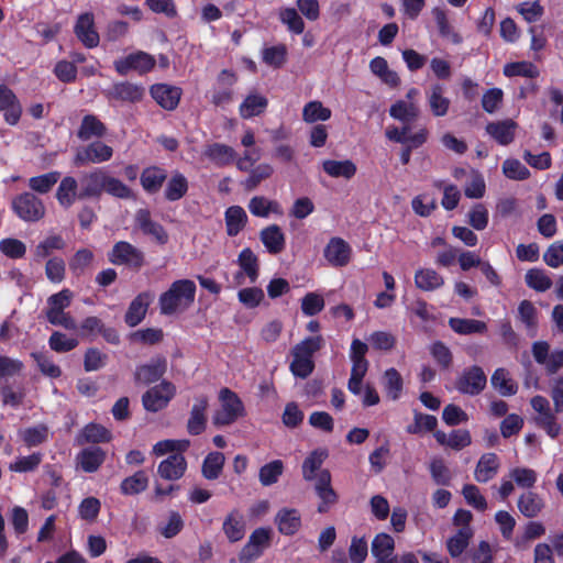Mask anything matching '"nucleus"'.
Segmentation results:
<instances>
[{
    "mask_svg": "<svg viewBox=\"0 0 563 563\" xmlns=\"http://www.w3.org/2000/svg\"><path fill=\"white\" fill-rule=\"evenodd\" d=\"M79 184L80 200H98L103 192L121 200L135 199V194L132 188L121 179L110 175L103 168H93L84 173L79 179Z\"/></svg>",
    "mask_w": 563,
    "mask_h": 563,
    "instance_id": "obj_1",
    "label": "nucleus"
},
{
    "mask_svg": "<svg viewBox=\"0 0 563 563\" xmlns=\"http://www.w3.org/2000/svg\"><path fill=\"white\" fill-rule=\"evenodd\" d=\"M196 290V284L191 279L175 280L169 288L159 296L158 305L161 313L170 316L178 310L189 308L195 301Z\"/></svg>",
    "mask_w": 563,
    "mask_h": 563,
    "instance_id": "obj_2",
    "label": "nucleus"
},
{
    "mask_svg": "<svg viewBox=\"0 0 563 563\" xmlns=\"http://www.w3.org/2000/svg\"><path fill=\"white\" fill-rule=\"evenodd\" d=\"M221 407L212 417L216 427H224L234 423L245 415V408L241 398L231 389L224 387L219 393Z\"/></svg>",
    "mask_w": 563,
    "mask_h": 563,
    "instance_id": "obj_3",
    "label": "nucleus"
},
{
    "mask_svg": "<svg viewBox=\"0 0 563 563\" xmlns=\"http://www.w3.org/2000/svg\"><path fill=\"white\" fill-rule=\"evenodd\" d=\"M108 261L117 266H125L139 272L145 265V254L128 241H118L107 254Z\"/></svg>",
    "mask_w": 563,
    "mask_h": 563,
    "instance_id": "obj_4",
    "label": "nucleus"
},
{
    "mask_svg": "<svg viewBox=\"0 0 563 563\" xmlns=\"http://www.w3.org/2000/svg\"><path fill=\"white\" fill-rule=\"evenodd\" d=\"M13 213L24 222H38L45 217L46 208L34 192L24 191L11 201Z\"/></svg>",
    "mask_w": 563,
    "mask_h": 563,
    "instance_id": "obj_5",
    "label": "nucleus"
},
{
    "mask_svg": "<svg viewBox=\"0 0 563 563\" xmlns=\"http://www.w3.org/2000/svg\"><path fill=\"white\" fill-rule=\"evenodd\" d=\"M486 385L487 376L478 365L464 368L454 383L455 389L460 394L467 396L479 395L486 388Z\"/></svg>",
    "mask_w": 563,
    "mask_h": 563,
    "instance_id": "obj_6",
    "label": "nucleus"
},
{
    "mask_svg": "<svg viewBox=\"0 0 563 563\" xmlns=\"http://www.w3.org/2000/svg\"><path fill=\"white\" fill-rule=\"evenodd\" d=\"M175 395V385L172 382L162 380L143 394L142 404L146 411L158 412L168 406Z\"/></svg>",
    "mask_w": 563,
    "mask_h": 563,
    "instance_id": "obj_7",
    "label": "nucleus"
},
{
    "mask_svg": "<svg viewBox=\"0 0 563 563\" xmlns=\"http://www.w3.org/2000/svg\"><path fill=\"white\" fill-rule=\"evenodd\" d=\"M155 64L156 60L153 55L143 51H137L123 58L114 60L113 66L119 75L125 76L132 70L136 71L139 75H145L153 70Z\"/></svg>",
    "mask_w": 563,
    "mask_h": 563,
    "instance_id": "obj_8",
    "label": "nucleus"
},
{
    "mask_svg": "<svg viewBox=\"0 0 563 563\" xmlns=\"http://www.w3.org/2000/svg\"><path fill=\"white\" fill-rule=\"evenodd\" d=\"M167 371V360L163 355L153 356L148 363L135 367L133 378L136 385H151L158 382Z\"/></svg>",
    "mask_w": 563,
    "mask_h": 563,
    "instance_id": "obj_9",
    "label": "nucleus"
},
{
    "mask_svg": "<svg viewBox=\"0 0 563 563\" xmlns=\"http://www.w3.org/2000/svg\"><path fill=\"white\" fill-rule=\"evenodd\" d=\"M113 156V148L103 142L95 141L77 151L74 164L85 166L88 164H100L108 162Z\"/></svg>",
    "mask_w": 563,
    "mask_h": 563,
    "instance_id": "obj_10",
    "label": "nucleus"
},
{
    "mask_svg": "<svg viewBox=\"0 0 563 563\" xmlns=\"http://www.w3.org/2000/svg\"><path fill=\"white\" fill-rule=\"evenodd\" d=\"M74 33L87 48H95L100 43V36L96 29L95 15L91 12H85L78 15L74 25Z\"/></svg>",
    "mask_w": 563,
    "mask_h": 563,
    "instance_id": "obj_11",
    "label": "nucleus"
},
{
    "mask_svg": "<svg viewBox=\"0 0 563 563\" xmlns=\"http://www.w3.org/2000/svg\"><path fill=\"white\" fill-rule=\"evenodd\" d=\"M135 224L144 235L151 236L159 245H165L169 240L165 228L152 219L151 211L146 208L136 211Z\"/></svg>",
    "mask_w": 563,
    "mask_h": 563,
    "instance_id": "obj_12",
    "label": "nucleus"
},
{
    "mask_svg": "<svg viewBox=\"0 0 563 563\" xmlns=\"http://www.w3.org/2000/svg\"><path fill=\"white\" fill-rule=\"evenodd\" d=\"M150 95L161 108L173 111L180 102L183 89L178 86L159 82L150 87Z\"/></svg>",
    "mask_w": 563,
    "mask_h": 563,
    "instance_id": "obj_13",
    "label": "nucleus"
},
{
    "mask_svg": "<svg viewBox=\"0 0 563 563\" xmlns=\"http://www.w3.org/2000/svg\"><path fill=\"white\" fill-rule=\"evenodd\" d=\"M167 179L168 170L161 165L146 166L140 173V185L148 196L157 195Z\"/></svg>",
    "mask_w": 563,
    "mask_h": 563,
    "instance_id": "obj_14",
    "label": "nucleus"
},
{
    "mask_svg": "<svg viewBox=\"0 0 563 563\" xmlns=\"http://www.w3.org/2000/svg\"><path fill=\"white\" fill-rule=\"evenodd\" d=\"M0 111L9 125H16L21 119L23 109L14 91L7 85H0Z\"/></svg>",
    "mask_w": 563,
    "mask_h": 563,
    "instance_id": "obj_15",
    "label": "nucleus"
},
{
    "mask_svg": "<svg viewBox=\"0 0 563 563\" xmlns=\"http://www.w3.org/2000/svg\"><path fill=\"white\" fill-rule=\"evenodd\" d=\"M209 407V399L205 395L195 398V402L190 409L189 418L187 421V432L190 435H200L207 429V409Z\"/></svg>",
    "mask_w": 563,
    "mask_h": 563,
    "instance_id": "obj_16",
    "label": "nucleus"
},
{
    "mask_svg": "<svg viewBox=\"0 0 563 563\" xmlns=\"http://www.w3.org/2000/svg\"><path fill=\"white\" fill-rule=\"evenodd\" d=\"M352 249L342 238H331L323 250V256L333 267H344L351 261Z\"/></svg>",
    "mask_w": 563,
    "mask_h": 563,
    "instance_id": "obj_17",
    "label": "nucleus"
},
{
    "mask_svg": "<svg viewBox=\"0 0 563 563\" xmlns=\"http://www.w3.org/2000/svg\"><path fill=\"white\" fill-rule=\"evenodd\" d=\"M222 532L230 543H236L246 534V521L243 512L233 508L228 512L222 522Z\"/></svg>",
    "mask_w": 563,
    "mask_h": 563,
    "instance_id": "obj_18",
    "label": "nucleus"
},
{
    "mask_svg": "<svg viewBox=\"0 0 563 563\" xmlns=\"http://www.w3.org/2000/svg\"><path fill=\"white\" fill-rule=\"evenodd\" d=\"M153 298L154 296L151 291L137 294L128 307L124 314V322L131 328L139 325L145 319Z\"/></svg>",
    "mask_w": 563,
    "mask_h": 563,
    "instance_id": "obj_19",
    "label": "nucleus"
},
{
    "mask_svg": "<svg viewBox=\"0 0 563 563\" xmlns=\"http://www.w3.org/2000/svg\"><path fill=\"white\" fill-rule=\"evenodd\" d=\"M145 96V88L130 81L114 82L108 91V98L117 101L137 103Z\"/></svg>",
    "mask_w": 563,
    "mask_h": 563,
    "instance_id": "obj_20",
    "label": "nucleus"
},
{
    "mask_svg": "<svg viewBox=\"0 0 563 563\" xmlns=\"http://www.w3.org/2000/svg\"><path fill=\"white\" fill-rule=\"evenodd\" d=\"M517 129L518 123L512 119L488 122L485 128L486 133L501 146L514 142Z\"/></svg>",
    "mask_w": 563,
    "mask_h": 563,
    "instance_id": "obj_21",
    "label": "nucleus"
},
{
    "mask_svg": "<svg viewBox=\"0 0 563 563\" xmlns=\"http://www.w3.org/2000/svg\"><path fill=\"white\" fill-rule=\"evenodd\" d=\"M55 198L64 209H69L77 200H80V184L74 176H65L59 180Z\"/></svg>",
    "mask_w": 563,
    "mask_h": 563,
    "instance_id": "obj_22",
    "label": "nucleus"
},
{
    "mask_svg": "<svg viewBox=\"0 0 563 563\" xmlns=\"http://www.w3.org/2000/svg\"><path fill=\"white\" fill-rule=\"evenodd\" d=\"M187 471V461L183 454H170L161 461L157 474L166 481H178Z\"/></svg>",
    "mask_w": 563,
    "mask_h": 563,
    "instance_id": "obj_23",
    "label": "nucleus"
},
{
    "mask_svg": "<svg viewBox=\"0 0 563 563\" xmlns=\"http://www.w3.org/2000/svg\"><path fill=\"white\" fill-rule=\"evenodd\" d=\"M260 240L269 254L282 253L286 246V236L278 224H271L260 232Z\"/></svg>",
    "mask_w": 563,
    "mask_h": 563,
    "instance_id": "obj_24",
    "label": "nucleus"
},
{
    "mask_svg": "<svg viewBox=\"0 0 563 563\" xmlns=\"http://www.w3.org/2000/svg\"><path fill=\"white\" fill-rule=\"evenodd\" d=\"M517 507L523 517L532 519L543 511L545 508V501L538 493L533 490H526L518 497Z\"/></svg>",
    "mask_w": 563,
    "mask_h": 563,
    "instance_id": "obj_25",
    "label": "nucleus"
},
{
    "mask_svg": "<svg viewBox=\"0 0 563 563\" xmlns=\"http://www.w3.org/2000/svg\"><path fill=\"white\" fill-rule=\"evenodd\" d=\"M205 156L218 167L231 165L236 159V152L233 147L223 143H212L206 146Z\"/></svg>",
    "mask_w": 563,
    "mask_h": 563,
    "instance_id": "obj_26",
    "label": "nucleus"
},
{
    "mask_svg": "<svg viewBox=\"0 0 563 563\" xmlns=\"http://www.w3.org/2000/svg\"><path fill=\"white\" fill-rule=\"evenodd\" d=\"M189 183L187 177L179 170H175L166 180L164 199L168 202L178 201L187 195Z\"/></svg>",
    "mask_w": 563,
    "mask_h": 563,
    "instance_id": "obj_27",
    "label": "nucleus"
},
{
    "mask_svg": "<svg viewBox=\"0 0 563 563\" xmlns=\"http://www.w3.org/2000/svg\"><path fill=\"white\" fill-rule=\"evenodd\" d=\"M275 523L284 536H294L301 527V516L295 508H283L276 517Z\"/></svg>",
    "mask_w": 563,
    "mask_h": 563,
    "instance_id": "obj_28",
    "label": "nucleus"
},
{
    "mask_svg": "<svg viewBox=\"0 0 563 563\" xmlns=\"http://www.w3.org/2000/svg\"><path fill=\"white\" fill-rule=\"evenodd\" d=\"M112 439L111 432L103 426L95 422L86 424L76 437V442L79 445L86 443L99 444L110 442Z\"/></svg>",
    "mask_w": 563,
    "mask_h": 563,
    "instance_id": "obj_29",
    "label": "nucleus"
},
{
    "mask_svg": "<svg viewBox=\"0 0 563 563\" xmlns=\"http://www.w3.org/2000/svg\"><path fill=\"white\" fill-rule=\"evenodd\" d=\"M106 452L100 446H89L77 455L80 468L86 473H95L106 461Z\"/></svg>",
    "mask_w": 563,
    "mask_h": 563,
    "instance_id": "obj_30",
    "label": "nucleus"
},
{
    "mask_svg": "<svg viewBox=\"0 0 563 563\" xmlns=\"http://www.w3.org/2000/svg\"><path fill=\"white\" fill-rule=\"evenodd\" d=\"M106 124L95 114L84 115L77 131V137L81 141H89L93 137L101 139L107 134Z\"/></svg>",
    "mask_w": 563,
    "mask_h": 563,
    "instance_id": "obj_31",
    "label": "nucleus"
},
{
    "mask_svg": "<svg viewBox=\"0 0 563 563\" xmlns=\"http://www.w3.org/2000/svg\"><path fill=\"white\" fill-rule=\"evenodd\" d=\"M499 470V460L495 453H485L477 462L474 477L478 483H487L493 479Z\"/></svg>",
    "mask_w": 563,
    "mask_h": 563,
    "instance_id": "obj_32",
    "label": "nucleus"
},
{
    "mask_svg": "<svg viewBox=\"0 0 563 563\" xmlns=\"http://www.w3.org/2000/svg\"><path fill=\"white\" fill-rule=\"evenodd\" d=\"M395 550V540L394 538L385 532H380L375 536L372 541L371 552L372 555L376 559L375 563L387 562L391 556H394Z\"/></svg>",
    "mask_w": 563,
    "mask_h": 563,
    "instance_id": "obj_33",
    "label": "nucleus"
},
{
    "mask_svg": "<svg viewBox=\"0 0 563 563\" xmlns=\"http://www.w3.org/2000/svg\"><path fill=\"white\" fill-rule=\"evenodd\" d=\"M225 229L229 236H236L247 223V214L240 206H231L224 212Z\"/></svg>",
    "mask_w": 563,
    "mask_h": 563,
    "instance_id": "obj_34",
    "label": "nucleus"
},
{
    "mask_svg": "<svg viewBox=\"0 0 563 563\" xmlns=\"http://www.w3.org/2000/svg\"><path fill=\"white\" fill-rule=\"evenodd\" d=\"M415 285L422 291H433L444 285V278L432 268H419L415 273Z\"/></svg>",
    "mask_w": 563,
    "mask_h": 563,
    "instance_id": "obj_35",
    "label": "nucleus"
},
{
    "mask_svg": "<svg viewBox=\"0 0 563 563\" xmlns=\"http://www.w3.org/2000/svg\"><path fill=\"white\" fill-rule=\"evenodd\" d=\"M268 99L260 93H249L239 107L240 115L243 119H251L265 112Z\"/></svg>",
    "mask_w": 563,
    "mask_h": 563,
    "instance_id": "obj_36",
    "label": "nucleus"
},
{
    "mask_svg": "<svg viewBox=\"0 0 563 563\" xmlns=\"http://www.w3.org/2000/svg\"><path fill=\"white\" fill-rule=\"evenodd\" d=\"M322 168L324 173L334 178H345L351 179L355 176L357 172V167L355 163L351 159L344 161H335V159H325L322 163Z\"/></svg>",
    "mask_w": 563,
    "mask_h": 563,
    "instance_id": "obj_37",
    "label": "nucleus"
},
{
    "mask_svg": "<svg viewBox=\"0 0 563 563\" xmlns=\"http://www.w3.org/2000/svg\"><path fill=\"white\" fill-rule=\"evenodd\" d=\"M18 435L25 446L35 448L48 440L49 429L45 423H38L33 427L20 429Z\"/></svg>",
    "mask_w": 563,
    "mask_h": 563,
    "instance_id": "obj_38",
    "label": "nucleus"
},
{
    "mask_svg": "<svg viewBox=\"0 0 563 563\" xmlns=\"http://www.w3.org/2000/svg\"><path fill=\"white\" fill-rule=\"evenodd\" d=\"M474 536L473 528H460L452 537L446 540V550L455 559L462 555L467 549Z\"/></svg>",
    "mask_w": 563,
    "mask_h": 563,
    "instance_id": "obj_39",
    "label": "nucleus"
},
{
    "mask_svg": "<svg viewBox=\"0 0 563 563\" xmlns=\"http://www.w3.org/2000/svg\"><path fill=\"white\" fill-rule=\"evenodd\" d=\"M444 86L434 84L428 93V102L430 110L434 117H444L449 112L451 101L444 97Z\"/></svg>",
    "mask_w": 563,
    "mask_h": 563,
    "instance_id": "obj_40",
    "label": "nucleus"
},
{
    "mask_svg": "<svg viewBox=\"0 0 563 563\" xmlns=\"http://www.w3.org/2000/svg\"><path fill=\"white\" fill-rule=\"evenodd\" d=\"M225 456L222 452L213 451L206 455L201 465V474L208 481L220 477L224 467Z\"/></svg>",
    "mask_w": 563,
    "mask_h": 563,
    "instance_id": "obj_41",
    "label": "nucleus"
},
{
    "mask_svg": "<svg viewBox=\"0 0 563 563\" xmlns=\"http://www.w3.org/2000/svg\"><path fill=\"white\" fill-rule=\"evenodd\" d=\"M490 384L505 397L514 396L518 391L517 383L509 377V372L504 367L495 369L490 377Z\"/></svg>",
    "mask_w": 563,
    "mask_h": 563,
    "instance_id": "obj_42",
    "label": "nucleus"
},
{
    "mask_svg": "<svg viewBox=\"0 0 563 563\" xmlns=\"http://www.w3.org/2000/svg\"><path fill=\"white\" fill-rule=\"evenodd\" d=\"M432 16L435 21L441 37L450 40L453 44L462 43V36L457 32H455L452 25L450 24L446 11L443 8H433Z\"/></svg>",
    "mask_w": 563,
    "mask_h": 563,
    "instance_id": "obj_43",
    "label": "nucleus"
},
{
    "mask_svg": "<svg viewBox=\"0 0 563 563\" xmlns=\"http://www.w3.org/2000/svg\"><path fill=\"white\" fill-rule=\"evenodd\" d=\"M250 212L258 218H267L271 213L282 214L280 205L275 200H268L263 196H255L249 202Z\"/></svg>",
    "mask_w": 563,
    "mask_h": 563,
    "instance_id": "obj_44",
    "label": "nucleus"
},
{
    "mask_svg": "<svg viewBox=\"0 0 563 563\" xmlns=\"http://www.w3.org/2000/svg\"><path fill=\"white\" fill-rule=\"evenodd\" d=\"M66 246V242L63 236L58 234L48 235L43 241H41L33 251V257L36 263L42 262L47 258L53 251L64 250Z\"/></svg>",
    "mask_w": 563,
    "mask_h": 563,
    "instance_id": "obj_45",
    "label": "nucleus"
},
{
    "mask_svg": "<svg viewBox=\"0 0 563 563\" xmlns=\"http://www.w3.org/2000/svg\"><path fill=\"white\" fill-rule=\"evenodd\" d=\"M383 386L389 399L398 400L404 389V379L400 373L394 367L386 369L383 376Z\"/></svg>",
    "mask_w": 563,
    "mask_h": 563,
    "instance_id": "obj_46",
    "label": "nucleus"
},
{
    "mask_svg": "<svg viewBox=\"0 0 563 563\" xmlns=\"http://www.w3.org/2000/svg\"><path fill=\"white\" fill-rule=\"evenodd\" d=\"M449 325L455 333L462 335L484 333L487 330L486 323L476 319L450 318Z\"/></svg>",
    "mask_w": 563,
    "mask_h": 563,
    "instance_id": "obj_47",
    "label": "nucleus"
},
{
    "mask_svg": "<svg viewBox=\"0 0 563 563\" xmlns=\"http://www.w3.org/2000/svg\"><path fill=\"white\" fill-rule=\"evenodd\" d=\"M324 344V340L321 335L308 336L297 343L292 350V356L301 358L313 360L316 352L320 351Z\"/></svg>",
    "mask_w": 563,
    "mask_h": 563,
    "instance_id": "obj_48",
    "label": "nucleus"
},
{
    "mask_svg": "<svg viewBox=\"0 0 563 563\" xmlns=\"http://www.w3.org/2000/svg\"><path fill=\"white\" fill-rule=\"evenodd\" d=\"M238 264L242 272L254 284L258 278V258L250 247L243 249L238 257Z\"/></svg>",
    "mask_w": 563,
    "mask_h": 563,
    "instance_id": "obj_49",
    "label": "nucleus"
},
{
    "mask_svg": "<svg viewBox=\"0 0 563 563\" xmlns=\"http://www.w3.org/2000/svg\"><path fill=\"white\" fill-rule=\"evenodd\" d=\"M148 486V477L144 471H137L121 482L120 490L123 495L132 496L144 492Z\"/></svg>",
    "mask_w": 563,
    "mask_h": 563,
    "instance_id": "obj_50",
    "label": "nucleus"
},
{
    "mask_svg": "<svg viewBox=\"0 0 563 563\" xmlns=\"http://www.w3.org/2000/svg\"><path fill=\"white\" fill-rule=\"evenodd\" d=\"M285 470L284 462L282 460H274L264 464L258 471L260 483L267 487L276 484L279 477L283 475Z\"/></svg>",
    "mask_w": 563,
    "mask_h": 563,
    "instance_id": "obj_51",
    "label": "nucleus"
},
{
    "mask_svg": "<svg viewBox=\"0 0 563 563\" xmlns=\"http://www.w3.org/2000/svg\"><path fill=\"white\" fill-rule=\"evenodd\" d=\"M249 176L242 181V186L246 191H252L258 187V185L269 178L274 169L273 167L267 163L258 164L254 168H250Z\"/></svg>",
    "mask_w": 563,
    "mask_h": 563,
    "instance_id": "obj_52",
    "label": "nucleus"
},
{
    "mask_svg": "<svg viewBox=\"0 0 563 563\" xmlns=\"http://www.w3.org/2000/svg\"><path fill=\"white\" fill-rule=\"evenodd\" d=\"M59 179L60 173L58 170H52L43 175L31 177L29 179V187L34 192L45 195L52 190Z\"/></svg>",
    "mask_w": 563,
    "mask_h": 563,
    "instance_id": "obj_53",
    "label": "nucleus"
},
{
    "mask_svg": "<svg viewBox=\"0 0 563 563\" xmlns=\"http://www.w3.org/2000/svg\"><path fill=\"white\" fill-rule=\"evenodd\" d=\"M331 109L324 107L322 102L318 100L309 101L302 109V120L307 123L327 121L331 118Z\"/></svg>",
    "mask_w": 563,
    "mask_h": 563,
    "instance_id": "obj_54",
    "label": "nucleus"
},
{
    "mask_svg": "<svg viewBox=\"0 0 563 563\" xmlns=\"http://www.w3.org/2000/svg\"><path fill=\"white\" fill-rule=\"evenodd\" d=\"M327 456L325 450H314L303 460L302 476L306 481L311 482L316 478V472L320 470Z\"/></svg>",
    "mask_w": 563,
    "mask_h": 563,
    "instance_id": "obj_55",
    "label": "nucleus"
},
{
    "mask_svg": "<svg viewBox=\"0 0 563 563\" xmlns=\"http://www.w3.org/2000/svg\"><path fill=\"white\" fill-rule=\"evenodd\" d=\"M73 292L65 288L52 296L47 299V310L45 312L46 318L57 314L58 312H63L66 308H68L71 303Z\"/></svg>",
    "mask_w": 563,
    "mask_h": 563,
    "instance_id": "obj_56",
    "label": "nucleus"
},
{
    "mask_svg": "<svg viewBox=\"0 0 563 563\" xmlns=\"http://www.w3.org/2000/svg\"><path fill=\"white\" fill-rule=\"evenodd\" d=\"M526 284L529 288L544 292L552 286V279L541 268H530L525 276Z\"/></svg>",
    "mask_w": 563,
    "mask_h": 563,
    "instance_id": "obj_57",
    "label": "nucleus"
},
{
    "mask_svg": "<svg viewBox=\"0 0 563 563\" xmlns=\"http://www.w3.org/2000/svg\"><path fill=\"white\" fill-rule=\"evenodd\" d=\"M418 114V108L413 103H407L404 100L396 101L389 109V115L404 123H411Z\"/></svg>",
    "mask_w": 563,
    "mask_h": 563,
    "instance_id": "obj_58",
    "label": "nucleus"
},
{
    "mask_svg": "<svg viewBox=\"0 0 563 563\" xmlns=\"http://www.w3.org/2000/svg\"><path fill=\"white\" fill-rule=\"evenodd\" d=\"M43 461L41 452H33L26 456H19L16 460L9 464V470L15 473H30L37 470Z\"/></svg>",
    "mask_w": 563,
    "mask_h": 563,
    "instance_id": "obj_59",
    "label": "nucleus"
},
{
    "mask_svg": "<svg viewBox=\"0 0 563 563\" xmlns=\"http://www.w3.org/2000/svg\"><path fill=\"white\" fill-rule=\"evenodd\" d=\"M79 341L76 338L68 336L60 331H54L48 339V346L56 353H67L76 349Z\"/></svg>",
    "mask_w": 563,
    "mask_h": 563,
    "instance_id": "obj_60",
    "label": "nucleus"
},
{
    "mask_svg": "<svg viewBox=\"0 0 563 563\" xmlns=\"http://www.w3.org/2000/svg\"><path fill=\"white\" fill-rule=\"evenodd\" d=\"M504 75L506 77L521 76L537 78L539 76V69L531 62H514L505 65Z\"/></svg>",
    "mask_w": 563,
    "mask_h": 563,
    "instance_id": "obj_61",
    "label": "nucleus"
},
{
    "mask_svg": "<svg viewBox=\"0 0 563 563\" xmlns=\"http://www.w3.org/2000/svg\"><path fill=\"white\" fill-rule=\"evenodd\" d=\"M287 59V47L285 44H278L265 47L262 51V60L274 68H280Z\"/></svg>",
    "mask_w": 563,
    "mask_h": 563,
    "instance_id": "obj_62",
    "label": "nucleus"
},
{
    "mask_svg": "<svg viewBox=\"0 0 563 563\" xmlns=\"http://www.w3.org/2000/svg\"><path fill=\"white\" fill-rule=\"evenodd\" d=\"M438 426L437 417L415 411L413 423L406 429L409 434H418L422 431L432 432Z\"/></svg>",
    "mask_w": 563,
    "mask_h": 563,
    "instance_id": "obj_63",
    "label": "nucleus"
},
{
    "mask_svg": "<svg viewBox=\"0 0 563 563\" xmlns=\"http://www.w3.org/2000/svg\"><path fill=\"white\" fill-rule=\"evenodd\" d=\"M430 354L441 369H449L453 364L451 350L442 342L435 341L430 345Z\"/></svg>",
    "mask_w": 563,
    "mask_h": 563,
    "instance_id": "obj_64",
    "label": "nucleus"
}]
</instances>
